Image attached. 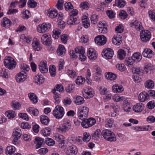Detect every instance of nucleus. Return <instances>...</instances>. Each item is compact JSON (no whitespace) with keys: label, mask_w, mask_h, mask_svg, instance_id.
Segmentation results:
<instances>
[{"label":"nucleus","mask_w":155,"mask_h":155,"mask_svg":"<svg viewBox=\"0 0 155 155\" xmlns=\"http://www.w3.org/2000/svg\"><path fill=\"white\" fill-rule=\"evenodd\" d=\"M41 41L44 45L47 46H50L51 43L50 36L46 34H43L41 38Z\"/></svg>","instance_id":"obj_14"},{"label":"nucleus","mask_w":155,"mask_h":155,"mask_svg":"<svg viewBox=\"0 0 155 155\" xmlns=\"http://www.w3.org/2000/svg\"><path fill=\"white\" fill-rule=\"evenodd\" d=\"M126 51L124 50L120 49L118 51V56L120 60H123L126 56Z\"/></svg>","instance_id":"obj_39"},{"label":"nucleus","mask_w":155,"mask_h":155,"mask_svg":"<svg viewBox=\"0 0 155 155\" xmlns=\"http://www.w3.org/2000/svg\"><path fill=\"white\" fill-rule=\"evenodd\" d=\"M149 98L148 94L146 92H143L140 94L138 96V100L141 102H143Z\"/></svg>","instance_id":"obj_24"},{"label":"nucleus","mask_w":155,"mask_h":155,"mask_svg":"<svg viewBox=\"0 0 155 155\" xmlns=\"http://www.w3.org/2000/svg\"><path fill=\"white\" fill-rule=\"evenodd\" d=\"M68 24L70 25H77L80 23V20L76 17L70 15L67 20Z\"/></svg>","instance_id":"obj_22"},{"label":"nucleus","mask_w":155,"mask_h":155,"mask_svg":"<svg viewBox=\"0 0 155 155\" xmlns=\"http://www.w3.org/2000/svg\"><path fill=\"white\" fill-rule=\"evenodd\" d=\"M5 67L9 70H12L15 68L17 62L15 60L10 56L6 57L4 61Z\"/></svg>","instance_id":"obj_1"},{"label":"nucleus","mask_w":155,"mask_h":155,"mask_svg":"<svg viewBox=\"0 0 155 155\" xmlns=\"http://www.w3.org/2000/svg\"><path fill=\"white\" fill-rule=\"evenodd\" d=\"M115 3L119 8L123 7L126 4V2L124 0H115Z\"/></svg>","instance_id":"obj_38"},{"label":"nucleus","mask_w":155,"mask_h":155,"mask_svg":"<svg viewBox=\"0 0 155 155\" xmlns=\"http://www.w3.org/2000/svg\"><path fill=\"white\" fill-rule=\"evenodd\" d=\"M53 115L57 119L62 118L64 114L63 108L59 105L56 106L53 112Z\"/></svg>","instance_id":"obj_6"},{"label":"nucleus","mask_w":155,"mask_h":155,"mask_svg":"<svg viewBox=\"0 0 155 155\" xmlns=\"http://www.w3.org/2000/svg\"><path fill=\"white\" fill-rule=\"evenodd\" d=\"M35 140L36 141L35 143L36 144V148L37 149L41 147L44 144V140L41 138L37 137L35 138Z\"/></svg>","instance_id":"obj_31"},{"label":"nucleus","mask_w":155,"mask_h":155,"mask_svg":"<svg viewBox=\"0 0 155 155\" xmlns=\"http://www.w3.org/2000/svg\"><path fill=\"white\" fill-rule=\"evenodd\" d=\"M144 105L141 103H137L133 107V110L134 111L137 113L141 112L144 109Z\"/></svg>","instance_id":"obj_21"},{"label":"nucleus","mask_w":155,"mask_h":155,"mask_svg":"<svg viewBox=\"0 0 155 155\" xmlns=\"http://www.w3.org/2000/svg\"><path fill=\"white\" fill-rule=\"evenodd\" d=\"M151 33L150 31L147 30H142L140 33V38L141 40L143 41H148L151 38Z\"/></svg>","instance_id":"obj_8"},{"label":"nucleus","mask_w":155,"mask_h":155,"mask_svg":"<svg viewBox=\"0 0 155 155\" xmlns=\"http://www.w3.org/2000/svg\"><path fill=\"white\" fill-rule=\"evenodd\" d=\"M54 137L55 140L58 143H62L64 141V137L62 135L56 134L54 136Z\"/></svg>","instance_id":"obj_43"},{"label":"nucleus","mask_w":155,"mask_h":155,"mask_svg":"<svg viewBox=\"0 0 155 155\" xmlns=\"http://www.w3.org/2000/svg\"><path fill=\"white\" fill-rule=\"evenodd\" d=\"M73 8V6L70 2H66L64 4V8L67 11H68Z\"/></svg>","instance_id":"obj_60"},{"label":"nucleus","mask_w":155,"mask_h":155,"mask_svg":"<svg viewBox=\"0 0 155 155\" xmlns=\"http://www.w3.org/2000/svg\"><path fill=\"white\" fill-rule=\"evenodd\" d=\"M131 57L134 60V61H139L141 59L142 56L140 53L136 52Z\"/></svg>","instance_id":"obj_42"},{"label":"nucleus","mask_w":155,"mask_h":155,"mask_svg":"<svg viewBox=\"0 0 155 155\" xmlns=\"http://www.w3.org/2000/svg\"><path fill=\"white\" fill-rule=\"evenodd\" d=\"M51 132V129L48 127L45 128L41 131V134L45 137L49 136Z\"/></svg>","instance_id":"obj_36"},{"label":"nucleus","mask_w":155,"mask_h":155,"mask_svg":"<svg viewBox=\"0 0 155 155\" xmlns=\"http://www.w3.org/2000/svg\"><path fill=\"white\" fill-rule=\"evenodd\" d=\"M152 64L150 63H146L144 64V71L147 74L151 73V70L152 69Z\"/></svg>","instance_id":"obj_37"},{"label":"nucleus","mask_w":155,"mask_h":155,"mask_svg":"<svg viewBox=\"0 0 155 155\" xmlns=\"http://www.w3.org/2000/svg\"><path fill=\"white\" fill-rule=\"evenodd\" d=\"M149 15L153 21H155V11L151 10L149 12Z\"/></svg>","instance_id":"obj_64"},{"label":"nucleus","mask_w":155,"mask_h":155,"mask_svg":"<svg viewBox=\"0 0 155 155\" xmlns=\"http://www.w3.org/2000/svg\"><path fill=\"white\" fill-rule=\"evenodd\" d=\"M12 106L14 110H16L19 109L21 105L20 104L16 101H13L12 103Z\"/></svg>","instance_id":"obj_49"},{"label":"nucleus","mask_w":155,"mask_h":155,"mask_svg":"<svg viewBox=\"0 0 155 155\" xmlns=\"http://www.w3.org/2000/svg\"><path fill=\"white\" fill-rule=\"evenodd\" d=\"M64 1L63 0H58L56 5L57 8L59 10L63 9Z\"/></svg>","instance_id":"obj_56"},{"label":"nucleus","mask_w":155,"mask_h":155,"mask_svg":"<svg viewBox=\"0 0 155 155\" xmlns=\"http://www.w3.org/2000/svg\"><path fill=\"white\" fill-rule=\"evenodd\" d=\"M27 74L25 71H21L18 73L16 76L15 79L18 82H21L24 81L27 78Z\"/></svg>","instance_id":"obj_9"},{"label":"nucleus","mask_w":155,"mask_h":155,"mask_svg":"<svg viewBox=\"0 0 155 155\" xmlns=\"http://www.w3.org/2000/svg\"><path fill=\"white\" fill-rule=\"evenodd\" d=\"M105 78L110 81H113L116 79L117 75L116 74L110 72H106L105 73Z\"/></svg>","instance_id":"obj_29"},{"label":"nucleus","mask_w":155,"mask_h":155,"mask_svg":"<svg viewBox=\"0 0 155 155\" xmlns=\"http://www.w3.org/2000/svg\"><path fill=\"white\" fill-rule=\"evenodd\" d=\"M114 122V120L112 118L107 119L106 120V126L110 128L112 127Z\"/></svg>","instance_id":"obj_52"},{"label":"nucleus","mask_w":155,"mask_h":155,"mask_svg":"<svg viewBox=\"0 0 155 155\" xmlns=\"http://www.w3.org/2000/svg\"><path fill=\"white\" fill-rule=\"evenodd\" d=\"M102 54L104 56L106 59H110L113 57L114 53L113 50L110 48L104 49Z\"/></svg>","instance_id":"obj_16"},{"label":"nucleus","mask_w":155,"mask_h":155,"mask_svg":"<svg viewBox=\"0 0 155 155\" xmlns=\"http://www.w3.org/2000/svg\"><path fill=\"white\" fill-rule=\"evenodd\" d=\"M40 121L41 123L43 124H48L49 121L48 117L45 115H42L40 117Z\"/></svg>","instance_id":"obj_41"},{"label":"nucleus","mask_w":155,"mask_h":155,"mask_svg":"<svg viewBox=\"0 0 155 155\" xmlns=\"http://www.w3.org/2000/svg\"><path fill=\"white\" fill-rule=\"evenodd\" d=\"M107 39L104 35H99L97 36L94 39L95 42L99 45H102L106 42Z\"/></svg>","instance_id":"obj_10"},{"label":"nucleus","mask_w":155,"mask_h":155,"mask_svg":"<svg viewBox=\"0 0 155 155\" xmlns=\"http://www.w3.org/2000/svg\"><path fill=\"white\" fill-rule=\"evenodd\" d=\"M32 45L33 49L35 51H39L42 48V45L40 44L39 40L37 39H34Z\"/></svg>","instance_id":"obj_17"},{"label":"nucleus","mask_w":155,"mask_h":155,"mask_svg":"<svg viewBox=\"0 0 155 155\" xmlns=\"http://www.w3.org/2000/svg\"><path fill=\"white\" fill-rule=\"evenodd\" d=\"M98 16L96 15H91L90 18L91 23L94 25L96 24L98 21Z\"/></svg>","instance_id":"obj_51"},{"label":"nucleus","mask_w":155,"mask_h":155,"mask_svg":"<svg viewBox=\"0 0 155 155\" xmlns=\"http://www.w3.org/2000/svg\"><path fill=\"white\" fill-rule=\"evenodd\" d=\"M78 152L76 147L74 145H72L67 147L65 152L67 155H75Z\"/></svg>","instance_id":"obj_15"},{"label":"nucleus","mask_w":155,"mask_h":155,"mask_svg":"<svg viewBox=\"0 0 155 155\" xmlns=\"http://www.w3.org/2000/svg\"><path fill=\"white\" fill-rule=\"evenodd\" d=\"M134 62V60L132 57L127 58L125 59V63L127 66L130 67L132 65Z\"/></svg>","instance_id":"obj_46"},{"label":"nucleus","mask_w":155,"mask_h":155,"mask_svg":"<svg viewBox=\"0 0 155 155\" xmlns=\"http://www.w3.org/2000/svg\"><path fill=\"white\" fill-rule=\"evenodd\" d=\"M68 73L69 76L71 78H74L76 76V72L73 70H68Z\"/></svg>","instance_id":"obj_63"},{"label":"nucleus","mask_w":155,"mask_h":155,"mask_svg":"<svg viewBox=\"0 0 155 155\" xmlns=\"http://www.w3.org/2000/svg\"><path fill=\"white\" fill-rule=\"evenodd\" d=\"M53 90H55L59 91L60 92H63L64 91V89L63 86L61 84H57L54 87Z\"/></svg>","instance_id":"obj_50"},{"label":"nucleus","mask_w":155,"mask_h":155,"mask_svg":"<svg viewBox=\"0 0 155 155\" xmlns=\"http://www.w3.org/2000/svg\"><path fill=\"white\" fill-rule=\"evenodd\" d=\"M57 54L58 55L62 56L65 53V49L64 46L61 45H60L57 51Z\"/></svg>","instance_id":"obj_30"},{"label":"nucleus","mask_w":155,"mask_h":155,"mask_svg":"<svg viewBox=\"0 0 155 155\" xmlns=\"http://www.w3.org/2000/svg\"><path fill=\"white\" fill-rule=\"evenodd\" d=\"M51 27L50 24L43 23L39 25L37 28L38 31L41 33H43L47 31Z\"/></svg>","instance_id":"obj_11"},{"label":"nucleus","mask_w":155,"mask_h":155,"mask_svg":"<svg viewBox=\"0 0 155 155\" xmlns=\"http://www.w3.org/2000/svg\"><path fill=\"white\" fill-rule=\"evenodd\" d=\"M20 68L22 71H25V72L28 71L30 69L28 65L24 63L21 65Z\"/></svg>","instance_id":"obj_57"},{"label":"nucleus","mask_w":155,"mask_h":155,"mask_svg":"<svg viewBox=\"0 0 155 155\" xmlns=\"http://www.w3.org/2000/svg\"><path fill=\"white\" fill-rule=\"evenodd\" d=\"M91 138V136L89 133L85 132L84 133V137L83 138V141L88 142L89 141Z\"/></svg>","instance_id":"obj_55"},{"label":"nucleus","mask_w":155,"mask_h":155,"mask_svg":"<svg viewBox=\"0 0 155 155\" xmlns=\"http://www.w3.org/2000/svg\"><path fill=\"white\" fill-rule=\"evenodd\" d=\"M85 82L84 78L82 76H78L75 80L76 84L78 85L82 84Z\"/></svg>","instance_id":"obj_45"},{"label":"nucleus","mask_w":155,"mask_h":155,"mask_svg":"<svg viewBox=\"0 0 155 155\" xmlns=\"http://www.w3.org/2000/svg\"><path fill=\"white\" fill-rule=\"evenodd\" d=\"M12 22L7 17H4L1 21V25L2 26L6 28H9L11 25Z\"/></svg>","instance_id":"obj_20"},{"label":"nucleus","mask_w":155,"mask_h":155,"mask_svg":"<svg viewBox=\"0 0 155 155\" xmlns=\"http://www.w3.org/2000/svg\"><path fill=\"white\" fill-rule=\"evenodd\" d=\"M82 21L83 25L85 28H87L90 26L89 19L88 17L86 15H84L82 17Z\"/></svg>","instance_id":"obj_28"},{"label":"nucleus","mask_w":155,"mask_h":155,"mask_svg":"<svg viewBox=\"0 0 155 155\" xmlns=\"http://www.w3.org/2000/svg\"><path fill=\"white\" fill-rule=\"evenodd\" d=\"M112 90L115 93H120L124 91V89L121 85L115 84L112 87Z\"/></svg>","instance_id":"obj_27"},{"label":"nucleus","mask_w":155,"mask_h":155,"mask_svg":"<svg viewBox=\"0 0 155 155\" xmlns=\"http://www.w3.org/2000/svg\"><path fill=\"white\" fill-rule=\"evenodd\" d=\"M145 87L149 89H153L154 86V83L152 80L149 79L147 80L145 83Z\"/></svg>","instance_id":"obj_34"},{"label":"nucleus","mask_w":155,"mask_h":155,"mask_svg":"<svg viewBox=\"0 0 155 155\" xmlns=\"http://www.w3.org/2000/svg\"><path fill=\"white\" fill-rule=\"evenodd\" d=\"M83 94L84 98H90L93 97L94 91L91 87H87L83 90Z\"/></svg>","instance_id":"obj_7"},{"label":"nucleus","mask_w":155,"mask_h":155,"mask_svg":"<svg viewBox=\"0 0 155 155\" xmlns=\"http://www.w3.org/2000/svg\"><path fill=\"white\" fill-rule=\"evenodd\" d=\"M52 92L54 94V97L55 100V103L58 104L60 102L59 99L61 98V95L60 94H58L55 90H52Z\"/></svg>","instance_id":"obj_44"},{"label":"nucleus","mask_w":155,"mask_h":155,"mask_svg":"<svg viewBox=\"0 0 155 155\" xmlns=\"http://www.w3.org/2000/svg\"><path fill=\"white\" fill-rule=\"evenodd\" d=\"M28 96L30 100L32 103L35 104L38 102V97L36 95L33 93H29L28 94Z\"/></svg>","instance_id":"obj_35"},{"label":"nucleus","mask_w":155,"mask_h":155,"mask_svg":"<svg viewBox=\"0 0 155 155\" xmlns=\"http://www.w3.org/2000/svg\"><path fill=\"white\" fill-rule=\"evenodd\" d=\"M49 71L51 76L54 77L56 74V67L54 65L50 66L49 68Z\"/></svg>","instance_id":"obj_47"},{"label":"nucleus","mask_w":155,"mask_h":155,"mask_svg":"<svg viewBox=\"0 0 155 155\" xmlns=\"http://www.w3.org/2000/svg\"><path fill=\"white\" fill-rule=\"evenodd\" d=\"M21 134L22 132L20 129H17L13 132L12 134V135L14 137L12 141L13 144H16L18 140L20 138Z\"/></svg>","instance_id":"obj_12"},{"label":"nucleus","mask_w":155,"mask_h":155,"mask_svg":"<svg viewBox=\"0 0 155 155\" xmlns=\"http://www.w3.org/2000/svg\"><path fill=\"white\" fill-rule=\"evenodd\" d=\"M34 80L35 83L40 85L44 82L45 78L42 75L38 74L35 77Z\"/></svg>","instance_id":"obj_25"},{"label":"nucleus","mask_w":155,"mask_h":155,"mask_svg":"<svg viewBox=\"0 0 155 155\" xmlns=\"http://www.w3.org/2000/svg\"><path fill=\"white\" fill-rule=\"evenodd\" d=\"M122 38L121 36L119 35H114L112 40V42L113 44L117 45H119L122 42Z\"/></svg>","instance_id":"obj_26"},{"label":"nucleus","mask_w":155,"mask_h":155,"mask_svg":"<svg viewBox=\"0 0 155 155\" xmlns=\"http://www.w3.org/2000/svg\"><path fill=\"white\" fill-rule=\"evenodd\" d=\"M89 109L87 106H82L79 108L78 115L79 118L81 120L86 119L88 116Z\"/></svg>","instance_id":"obj_5"},{"label":"nucleus","mask_w":155,"mask_h":155,"mask_svg":"<svg viewBox=\"0 0 155 155\" xmlns=\"http://www.w3.org/2000/svg\"><path fill=\"white\" fill-rule=\"evenodd\" d=\"M0 75L2 77L5 78H8V70L6 69H2L1 71Z\"/></svg>","instance_id":"obj_62"},{"label":"nucleus","mask_w":155,"mask_h":155,"mask_svg":"<svg viewBox=\"0 0 155 155\" xmlns=\"http://www.w3.org/2000/svg\"><path fill=\"white\" fill-rule=\"evenodd\" d=\"M142 54L144 57L151 58L154 55V53L150 49L147 48L144 50Z\"/></svg>","instance_id":"obj_23"},{"label":"nucleus","mask_w":155,"mask_h":155,"mask_svg":"<svg viewBox=\"0 0 155 155\" xmlns=\"http://www.w3.org/2000/svg\"><path fill=\"white\" fill-rule=\"evenodd\" d=\"M102 134L100 130L97 129L92 134V138L95 140H98L100 138Z\"/></svg>","instance_id":"obj_33"},{"label":"nucleus","mask_w":155,"mask_h":155,"mask_svg":"<svg viewBox=\"0 0 155 155\" xmlns=\"http://www.w3.org/2000/svg\"><path fill=\"white\" fill-rule=\"evenodd\" d=\"M102 136L106 140L110 142H115L117 138L114 134L108 130H105L102 132Z\"/></svg>","instance_id":"obj_2"},{"label":"nucleus","mask_w":155,"mask_h":155,"mask_svg":"<svg viewBox=\"0 0 155 155\" xmlns=\"http://www.w3.org/2000/svg\"><path fill=\"white\" fill-rule=\"evenodd\" d=\"M71 123L67 121L64 122L62 125L59 126L56 130L60 133H65L71 129Z\"/></svg>","instance_id":"obj_4"},{"label":"nucleus","mask_w":155,"mask_h":155,"mask_svg":"<svg viewBox=\"0 0 155 155\" xmlns=\"http://www.w3.org/2000/svg\"><path fill=\"white\" fill-rule=\"evenodd\" d=\"M130 25L131 27L134 26L135 29L138 31L142 30L143 28L141 22L136 20H132L130 23Z\"/></svg>","instance_id":"obj_19"},{"label":"nucleus","mask_w":155,"mask_h":155,"mask_svg":"<svg viewBox=\"0 0 155 155\" xmlns=\"http://www.w3.org/2000/svg\"><path fill=\"white\" fill-rule=\"evenodd\" d=\"M61 41L64 44H66L67 41L68 39V35L64 34L62 35L61 37Z\"/></svg>","instance_id":"obj_61"},{"label":"nucleus","mask_w":155,"mask_h":155,"mask_svg":"<svg viewBox=\"0 0 155 155\" xmlns=\"http://www.w3.org/2000/svg\"><path fill=\"white\" fill-rule=\"evenodd\" d=\"M37 5V3L34 0H30L28 2V7L31 8H35L36 6Z\"/></svg>","instance_id":"obj_58"},{"label":"nucleus","mask_w":155,"mask_h":155,"mask_svg":"<svg viewBox=\"0 0 155 155\" xmlns=\"http://www.w3.org/2000/svg\"><path fill=\"white\" fill-rule=\"evenodd\" d=\"M5 115L7 116L8 118H13L15 117L16 114L15 112L13 110H9L6 111L5 113Z\"/></svg>","instance_id":"obj_48"},{"label":"nucleus","mask_w":155,"mask_h":155,"mask_svg":"<svg viewBox=\"0 0 155 155\" xmlns=\"http://www.w3.org/2000/svg\"><path fill=\"white\" fill-rule=\"evenodd\" d=\"M84 101V98L80 96H78L76 97L74 101L75 103L77 105H81Z\"/></svg>","instance_id":"obj_40"},{"label":"nucleus","mask_w":155,"mask_h":155,"mask_svg":"<svg viewBox=\"0 0 155 155\" xmlns=\"http://www.w3.org/2000/svg\"><path fill=\"white\" fill-rule=\"evenodd\" d=\"M15 151V147L12 146L7 147L5 150V153L7 155H12Z\"/></svg>","instance_id":"obj_32"},{"label":"nucleus","mask_w":155,"mask_h":155,"mask_svg":"<svg viewBox=\"0 0 155 155\" xmlns=\"http://www.w3.org/2000/svg\"><path fill=\"white\" fill-rule=\"evenodd\" d=\"M39 69L42 73H45L48 71V68L47 66V61H41L39 64Z\"/></svg>","instance_id":"obj_18"},{"label":"nucleus","mask_w":155,"mask_h":155,"mask_svg":"<svg viewBox=\"0 0 155 155\" xmlns=\"http://www.w3.org/2000/svg\"><path fill=\"white\" fill-rule=\"evenodd\" d=\"M87 54L88 58L91 60H95L97 58V54L95 49L92 48H89L87 51Z\"/></svg>","instance_id":"obj_13"},{"label":"nucleus","mask_w":155,"mask_h":155,"mask_svg":"<svg viewBox=\"0 0 155 155\" xmlns=\"http://www.w3.org/2000/svg\"><path fill=\"white\" fill-rule=\"evenodd\" d=\"M119 15L121 19H124L127 18L128 15L126 12L122 10L120 11Z\"/></svg>","instance_id":"obj_59"},{"label":"nucleus","mask_w":155,"mask_h":155,"mask_svg":"<svg viewBox=\"0 0 155 155\" xmlns=\"http://www.w3.org/2000/svg\"><path fill=\"white\" fill-rule=\"evenodd\" d=\"M113 100L115 102H119L122 100H124V97L122 96H120V95H114L113 98Z\"/></svg>","instance_id":"obj_54"},{"label":"nucleus","mask_w":155,"mask_h":155,"mask_svg":"<svg viewBox=\"0 0 155 155\" xmlns=\"http://www.w3.org/2000/svg\"><path fill=\"white\" fill-rule=\"evenodd\" d=\"M47 15L51 18L54 19L58 18V21L61 23L63 18L62 14H58L57 11L54 9H49L47 12ZM63 22V21H62Z\"/></svg>","instance_id":"obj_3"},{"label":"nucleus","mask_w":155,"mask_h":155,"mask_svg":"<svg viewBox=\"0 0 155 155\" xmlns=\"http://www.w3.org/2000/svg\"><path fill=\"white\" fill-rule=\"evenodd\" d=\"M76 53H79V54L85 53V50L83 47L82 46L77 47L75 49Z\"/></svg>","instance_id":"obj_53"}]
</instances>
